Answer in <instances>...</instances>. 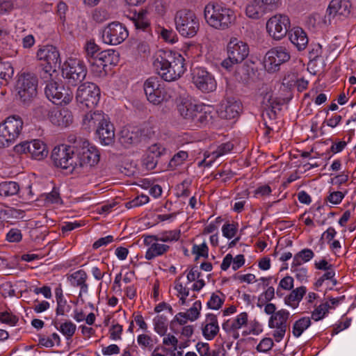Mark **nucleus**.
Returning a JSON list of instances; mask_svg holds the SVG:
<instances>
[{"label": "nucleus", "mask_w": 356, "mask_h": 356, "mask_svg": "<svg viewBox=\"0 0 356 356\" xmlns=\"http://www.w3.org/2000/svg\"><path fill=\"white\" fill-rule=\"evenodd\" d=\"M184 57L177 52L159 51L153 62L156 73L165 81H173L180 78L186 67Z\"/></svg>", "instance_id": "1"}, {"label": "nucleus", "mask_w": 356, "mask_h": 356, "mask_svg": "<svg viewBox=\"0 0 356 356\" xmlns=\"http://www.w3.org/2000/svg\"><path fill=\"white\" fill-rule=\"evenodd\" d=\"M68 141L74 144L76 149V173H86L99 161L98 149L90 144L88 140L79 136L70 135Z\"/></svg>", "instance_id": "2"}, {"label": "nucleus", "mask_w": 356, "mask_h": 356, "mask_svg": "<svg viewBox=\"0 0 356 356\" xmlns=\"http://www.w3.org/2000/svg\"><path fill=\"white\" fill-rule=\"evenodd\" d=\"M204 17L210 26L219 30L228 29L236 19V15L232 10L211 2L205 6Z\"/></svg>", "instance_id": "3"}, {"label": "nucleus", "mask_w": 356, "mask_h": 356, "mask_svg": "<svg viewBox=\"0 0 356 356\" xmlns=\"http://www.w3.org/2000/svg\"><path fill=\"white\" fill-rule=\"evenodd\" d=\"M144 91L147 100L154 105L168 102L172 97V90L158 78L152 76L144 83Z\"/></svg>", "instance_id": "4"}, {"label": "nucleus", "mask_w": 356, "mask_h": 356, "mask_svg": "<svg viewBox=\"0 0 356 356\" xmlns=\"http://www.w3.org/2000/svg\"><path fill=\"white\" fill-rule=\"evenodd\" d=\"M51 158L56 167L68 170L70 173H76V149L74 144L71 145H60L55 147L51 152Z\"/></svg>", "instance_id": "5"}, {"label": "nucleus", "mask_w": 356, "mask_h": 356, "mask_svg": "<svg viewBox=\"0 0 356 356\" xmlns=\"http://www.w3.org/2000/svg\"><path fill=\"white\" fill-rule=\"evenodd\" d=\"M175 22L177 31L186 38L195 36L200 29L199 19L191 10H178L175 16Z\"/></svg>", "instance_id": "6"}, {"label": "nucleus", "mask_w": 356, "mask_h": 356, "mask_svg": "<svg viewBox=\"0 0 356 356\" xmlns=\"http://www.w3.org/2000/svg\"><path fill=\"white\" fill-rule=\"evenodd\" d=\"M38 79L32 73H22L18 77L15 90L17 97L24 104H29L37 95Z\"/></svg>", "instance_id": "7"}, {"label": "nucleus", "mask_w": 356, "mask_h": 356, "mask_svg": "<svg viewBox=\"0 0 356 356\" xmlns=\"http://www.w3.org/2000/svg\"><path fill=\"white\" fill-rule=\"evenodd\" d=\"M87 68L83 60L68 58L62 66V76L68 85L76 86L86 78Z\"/></svg>", "instance_id": "8"}, {"label": "nucleus", "mask_w": 356, "mask_h": 356, "mask_svg": "<svg viewBox=\"0 0 356 356\" xmlns=\"http://www.w3.org/2000/svg\"><path fill=\"white\" fill-rule=\"evenodd\" d=\"M75 98L77 103L88 108H93L99 101L100 90L96 84L86 82L78 87Z\"/></svg>", "instance_id": "9"}, {"label": "nucleus", "mask_w": 356, "mask_h": 356, "mask_svg": "<svg viewBox=\"0 0 356 356\" xmlns=\"http://www.w3.org/2000/svg\"><path fill=\"white\" fill-rule=\"evenodd\" d=\"M290 58V52L286 47H275L269 50L265 56V68L269 72H276L280 65L289 61Z\"/></svg>", "instance_id": "10"}, {"label": "nucleus", "mask_w": 356, "mask_h": 356, "mask_svg": "<svg viewBox=\"0 0 356 356\" xmlns=\"http://www.w3.org/2000/svg\"><path fill=\"white\" fill-rule=\"evenodd\" d=\"M13 150L17 154H29L30 156L36 160H42L48 154V149L46 144L42 140L35 139L31 141H23L16 145Z\"/></svg>", "instance_id": "11"}, {"label": "nucleus", "mask_w": 356, "mask_h": 356, "mask_svg": "<svg viewBox=\"0 0 356 356\" xmlns=\"http://www.w3.org/2000/svg\"><path fill=\"white\" fill-rule=\"evenodd\" d=\"M289 27L290 19L285 15H275L266 22L268 33L276 40L282 39L288 33Z\"/></svg>", "instance_id": "12"}, {"label": "nucleus", "mask_w": 356, "mask_h": 356, "mask_svg": "<svg viewBox=\"0 0 356 356\" xmlns=\"http://www.w3.org/2000/svg\"><path fill=\"white\" fill-rule=\"evenodd\" d=\"M128 35V31L122 24L113 22L104 27L102 37L104 43L118 45L124 42Z\"/></svg>", "instance_id": "13"}, {"label": "nucleus", "mask_w": 356, "mask_h": 356, "mask_svg": "<svg viewBox=\"0 0 356 356\" xmlns=\"http://www.w3.org/2000/svg\"><path fill=\"white\" fill-rule=\"evenodd\" d=\"M192 82L195 87L203 92H213L216 88L214 76L203 67H195L192 74Z\"/></svg>", "instance_id": "14"}, {"label": "nucleus", "mask_w": 356, "mask_h": 356, "mask_svg": "<svg viewBox=\"0 0 356 356\" xmlns=\"http://www.w3.org/2000/svg\"><path fill=\"white\" fill-rule=\"evenodd\" d=\"M119 61V54L113 49L102 51L97 54V58L92 63V72L100 75L104 67L108 65H115Z\"/></svg>", "instance_id": "15"}, {"label": "nucleus", "mask_w": 356, "mask_h": 356, "mask_svg": "<svg viewBox=\"0 0 356 356\" xmlns=\"http://www.w3.org/2000/svg\"><path fill=\"white\" fill-rule=\"evenodd\" d=\"M37 58L47 65L48 70L51 67H57L60 64V57L58 49L53 45L41 47L37 51Z\"/></svg>", "instance_id": "16"}, {"label": "nucleus", "mask_w": 356, "mask_h": 356, "mask_svg": "<svg viewBox=\"0 0 356 356\" xmlns=\"http://www.w3.org/2000/svg\"><path fill=\"white\" fill-rule=\"evenodd\" d=\"M227 55L236 63H242L248 56L250 50L248 44L236 38H232L227 46Z\"/></svg>", "instance_id": "17"}, {"label": "nucleus", "mask_w": 356, "mask_h": 356, "mask_svg": "<svg viewBox=\"0 0 356 356\" xmlns=\"http://www.w3.org/2000/svg\"><path fill=\"white\" fill-rule=\"evenodd\" d=\"M351 3L347 0H332L326 10L328 24L331 23L332 18L335 16L347 17L350 13Z\"/></svg>", "instance_id": "18"}, {"label": "nucleus", "mask_w": 356, "mask_h": 356, "mask_svg": "<svg viewBox=\"0 0 356 356\" xmlns=\"http://www.w3.org/2000/svg\"><path fill=\"white\" fill-rule=\"evenodd\" d=\"M261 104L265 110L263 113L264 120H266V116L270 119H275L277 111L281 110V106L283 104L282 100L273 97L271 92H266L264 95Z\"/></svg>", "instance_id": "19"}, {"label": "nucleus", "mask_w": 356, "mask_h": 356, "mask_svg": "<svg viewBox=\"0 0 356 356\" xmlns=\"http://www.w3.org/2000/svg\"><path fill=\"white\" fill-rule=\"evenodd\" d=\"M107 115L101 111H90L83 115L82 127L87 131H95L102 123H106Z\"/></svg>", "instance_id": "20"}, {"label": "nucleus", "mask_w": 356, "mask_h": 356, "mask_svg": "<svg viewBox=\"0 0 356 356\" xmlns=\"http://www.w3.org/2000/svg\"><path fill=\"white\" fill-rule=\"evenodd\" d=\"M155 241L154 235H149L144 237V244L149 246L145 253V259L152 260L157 257L161 256L167 252L170 246L165 244H161Z\"/></svg>", "instance_id": "21"}, {"label": "nucleus", "mask_w": 356, "mask_h": 356, "mask_svg": "<svg viewBox=\"0 0 356 356\" xmlns=\"http://www.w3.org/2000/svg\"><path fill=\"white\" fill-rule=\"evenodd\" d=\"M0 124L5 129V131H6L9 136L11 135V138L16 141L22 133L24 122L19 116L10 115Z\"/></svg>", "instance_id": "22"}, {"label": "nucleus", "mask_w": 356, "mask_h": 356, "mask_svg": "<svg viewBox=\"0 0 356 356\" xmlns=\"http://www.w3.org/2000/svg\"><path fill=\"white\" fill-rule=\"evenodd\" d=\"M95 132L102 145H110L114 143V127L109 121L108 118L106 119V123L101 124Z\"/></svg>", "instance_id": "23"}, {"label": "nucleus", "mask_w": 356, "mask_h": 356, "mask_svg": "<svg viewBox=\"0 0 356 356\" xmlns=\"http://www.w3.org/2000/svg\"><path fill=\"white\" fill-rule=\"evenodd\" d=\"M240 110V103L232 98H229L221 103L219 113L221 118L231 120L238 115Z\"/></svg>", "instance_id": "24"}, {"label": "nucleus", "mask_w": 356, "mask_h": 356, "mask_svg": "<svg viewBox=\"0 0 356 356\" xmlns=\"http://www.w3.org/2000/svg\"><path fill=\"white\" fill-rule=\"evenodd\" d=\"M49 115L51 123L58 127H67L73 120L72 115L67 109H53Z\"/></svg>", "instance_id": "25"}, {"label": "nucleus", "mask_w": 356, "mask_h": 356, "mask_svg": "<svg viewBox=\"0 0 356 356\" xmlns=\"http://www.w3.org/2000/svg\"><path fill=\"white\" fill-rule=\"evenodd\" d=\"M289 40L298 51L304 50L309 42L305 31L300 27H295L289 33Z\"/></svg>", "instance_id": "26"}, {"label": "nucleus", "mask_w": 356, "mask_h": 356, "mask_svg": "<svg viewBox=\"0 0 356 356\" xmlns=\"http://www.w3.org/2000/svg\"><path fill=\"white\" fill-rule=\"evenodd\" d=\"M200 105L191 99H184L178 105V111L184 118L193 122Z\"/></svg>", "instance_id": "27"}, {"label": "nucleus", "mask_w": 356, "mask_h": 356, "mask_svg": "<svg viewBox=\"0 0 356 356\" xmlns=\"http://www.w3.org/2000/svg\"><path fill=\"white\" fill-rule=\"evenodd\" d=\"M88 275L84 270H79L67 277V280L71 286L74 287H80L79 296L81 297L83 293H86L88 290V286L86 284Z\"/></svg>", "instance_id": "28"}, {"label": "nucleus", "mask_w": 356, "mask_h": 356, "mask_svg": "<svg viewBox=\"0 0 356 356\" xmlns=\"http://www.w3.org/2000/svg\"><path fill=\"white\" fill-rule=\"evenodd\" d=\"M270 12L258 0H250L245 9L246 15L252 19H260L266 13Z\"/></svg>", "instance_id": "29"}, {"label": "nucleus", "mask_w": 356, "mask_h": 356, "mask_svg": "<svg viewBox=\"0 0 356 356\" xmlns=\"http://www.w3.org/2000/svg\"><path fill=\"white\" fill-rule=\"evenodd\" d=\"M65 90L63 85H59L56 82H50L45 87V95L54 104L62 97V91Z\"/></svg>", "instance_id": "30"}, {"label": "nucleus", "mask_w": 356, "mask_h": 356, "mask_svg": "<svg viewBox=\"0 0 356 356\" xmlns=\"http://www.w3.org/2000/svg\"><path fill=\"white\" fill-rule=\"evenodd\" d=\"M306 287L300 286L291 291V293L286 296L284 302L286 305L296 308L298 305L299 302L302 299L303 296L306 293Z\"/></svg>", "instance_id": "31"}, {"label": "nucleus", "mask_w": 356, "mask_h": 356, "mask_svg": "<svg viewBox=\"0 0 356 356\" xmlns=\"http://www.w3.org/2000/svg\"><path fill=\"white\" fill-rule=\"evenodd\" d=\"M119 140L122 145L127 147L138 141V133L131 130L130 127H124L120 131Z\"/></svg>", "instance_id": "32"}, {"label": "nucleus", "mask_w": 356, "mask_h": 356, "mask_svg": "<svg viewBox=\"0 0 356 356\" xmlns=\"http://www.w3.org/2000/svg\"><path fill=\"white\" fill-rule=\"evenodd\" d=\"M314 257V252L309 248H305L296 253L293 259L291 268L299 267L302 264L309 261Z\"/></svg>", "instance_id": "33"}, {"label": "nucleus", "mask_w": 356, "mask_h": 356, "mask_svg": "<svg viewBox=\"0 0 356 356\" xmlns=\"http://www.w3.org/2000/svg\"><path fill=\"white\" fill-rule=\"evenodd\" d=\"M21 193L18 183L15 181H3L0 183V195L10 197Z\"/></svg>", "instance_id": "34"}, {"label": "nucleus", "mask_w": 356, "mask_h": 356, "mask_svg": "<svg viewBox=\"0 0 356 356\" xmlns=\"http://www.w3.org/2000/svg\"><path fill=\"white\" fill-rule=\"evenodd\" d=\"M307 25L309 29H316L322 27V25L328 26V18L327 15L323 19L321 15L318 13H314L307 17L306 21Z\"/></svg>", "instance_id": "35"}, {"label": "nucleus", "mask_w": 356, "mask_h": 356, "mask_svg": "<svg viewBox=\"0 0 356 356\" xmlns=\"http://www.w3.org/2000/svg\"><path fill=\"white\" fill-rule=\"evenodd\" d=\"M252 70V68L249 65L244 63L236 68L234 72V76L237 81L246 83L249 80Z\"/></svg>", "instance_id": "36"}, {"label": "nucleus", "mask_w": 356, "mask_h": 356, "mask_svg": "<svg viewBox=\"0 0 356 356\" xmlns=\"http://www.w3.org/2000/svg\"><path fill=\"white\" fill-rule=\"evenodd\" d=\"M207 108H209V107L204 104L200 105L195 119L193 120L195 124H198V125L205 124L211 120V112L207 111Z\"/></svg>", "instance_id": "37"}, {"label": "nucleus", "mask_w": 356, "mask_h": 356, "mask_svg": "<svg viewBox=\"0 0 356 356\" xmlns=\"http://www.w3.org/2000/svg\"><path fill=\"white\" fill-rule=\"evenodd\" d=\"M332 307L333 306H330L328 302H321L312 312V318L315 321L323 319Z\"/></svg>", "instance_id": "38"}, {"label": "nucleus", "mask_w": 356, "mask_h": 356, "mask_svg": "<svg viewBox=\"0 0 356 356\" xmlns=\"http://www.w3.org/2000/svg\"><path fill=\"white\" fill-rule=\"evenodd\" d=\"M311 325L309 317H302L296 321L293 325V334L296 337H299L302 332Z\"/></svg>", "instance_id": "39"}, {"label": "nucleus", "mask_w": 356, "mask_h": 356, "mask_svg": "<svg viewBox=\"0 0 356 356\" xmlns=\"http://www.w3.org/2000/svg\"><path fill=\"white\" fill-rule=\"evenodd\" d=\"M155 238V241H161V242H171V241H177L179 240L180 237V231L179 230H169L165 231L160 233L158 235H154Z\"/></svg>", "instance_id": "40"}, {"label": "nucleus", "mask_w": 356, "mask_h": 356, "mask_svg": "<svg viewBox=\"0 0 356 356\" xmlns=\"http://www.w3.org/2000/svg\"><path fill=\"white\" fill-rule=\"evenodd\" d=\"M54 324L56 329L59 330L66 337L67 339H70L74 334L76 330V325L71 321H66L60 325L59 327H58V325L56 322Z\"/></svg>", "instance_id": "41"}, {"label": "nucleus", "mask_w": 356, "mask_h": 356, "mask_svg": "<svg viewBox=\"0 0 356 356\" xmlns=\"http://www.w3.org/2000/svg\"><path fill=\"white\" fill-rule=\"evenodd\" d=\"M268 326L270 328L275 329L273 336L275 338V340L277 342L281 341V340L284 338L286 328H287V324L281 325L280 323H273V320H269L268 321Z\"/></svg>", "instance_id": "42"}, {"label": "nucleus", "mask_w": 356, "mask_h": 356, "mask_svg": "<svg viewBox=\"0 0 356 356\" xmlns=\"http://www.w3.org/2000/svg\"><path fill=\"white\" fill-rule=\"evenodd\" d=\"M188 157V154L187 152L185 151H179L176 153L172 158L170 160L168 163V168L173 170L176 169L178 166H180L184 163V162Z\"/></svg>", "instance_id": "43"}, {"label": "nucleus", "mask_w": 356, "mask_h": 356, "mask_svg": "<svg viewBox=\"0 0 356 356\" xmlns=\"http://www.w3.org/2000/svg\"><path fill=\"white\" fill-rule=\"evenodd\" d=\"M202 308V304L200 300L194 302L192 307H191L186 312H179L178 315L179 316H186L188 320L193 321L198 318L200 315V311Z\"/></svg>", "instance_id": "44"}, {"label": "nucleus", "mask_w": 356, "mask_h": 356, "mask_svg": "<svg viewBox=\"0 0 356 356\" xmlns=\"http://www.w3.org/2000/svg\"><path fill=\"white\" fill-rule=\"evenodd\" d=\"M85 50L88 62L92 66V63L95 61V58H97V54H99L98 51L99 50V48L98 45H97L94 42L89 41L86 44Z\"/></svg>", "instance_id": "45"}, {"label": "nucleus", "mask_w": 356, "mask_h": 356, "mask_svg": "<svg viewBox=\"0 0 356 356\" xmlns=\"http://www.w3.org/2000/svg\"><path fill=\"white\" fill-rule=\"evenodd\" d=\"M154 330L161 336L167 331V318L163 315L156 316L154 320Z\"/></svg>", "instance_id": "46"}, {"label": "nucleus", "mask_w": 356, "mask_h": 356, "mask_svg": "<svg viewBox=\"0 0 356 356\" xmlns=\"http://www.w3.org/2000/svg\"><path fill=\"white\" fill-rule=\"evenodd\" d=\"M219 332L218 325L206 323L202 327V334L208 340L213 339Z\"/></svg>", "instance_id": "47"}, {"label": "nucleus", "mask_w": 356, "mask_h": 356, "mask_svg": "<svg viewBox=\"0 0 356 356\" xmlns=\"http://www.w3.org/2000/svg\"><path fill=\"white\" fill-rule=\"evenodd\" d=\"M248 316L246 312H242L236 316L235 320L231 323V328L233 332L237 331L247 324Z\"/></svg>", "instance_id": "48"}, {"label": "nucleus", "mask_w": 356, "mask_h": 356, "mask_svg": "<svg viewBox=\"0 0 356 356\" xmlns=\"http://www.w3.org/2000/svg\"><path fill=\"white\" fill-rule=\"evenodd\" d=\"M289 312L285 309H281L277 311L275 314L272 315L269 320H273V323H280L283 325L287 324V320L289 317Z\"/></svg>", "instance_id": "49"}, {"label": "nucleus", "mask_w": 356, "mask_h": 356, "mask_svg": "<svg viewBox=\"0 0 356 356\" xmlns=\"http://www.w3.org/2000/svg\"><path fill=\"white\" fill-rule=\"evenodd\" d=\"M208 251L209 249L205 243H203L200 245H193L192 248V253L196 254L195 259V261H197L200 257L207 258L209 256Z\"/></svg>", "instance_id": "50"}, {"label": "nucleus", "mask_w": 356, "mask_h": 356, "mask_svg": "<svg viewBox=\"0 0 356 356\" xmlns=\"http://www.w3.org/2000/svg\"><path fill=\"white\" fill-rule=\"evenodd\" d=\"M323 54L322 46L317 44H311L309 51V58L310 61H314L321 57Z\"/></svg>", "instance_id": "51"}, {"label": "nucleus", "mask_w": 356, "mask_h": 356, "mask_svg": "<svg viewBox=\"0 0 356 356\" xmlns=\"http://www.w3.org/2000/svg\"><path fill=\"white\" fill-rule=\"evenodd\" d=\"M166 149L161 144L155 143L149 147L147 154L159 159L160 156L165 154Z\"/></svg>", "instance_id": "52"}, {"label": "nucleus", "mask_w": 356, "mask_h": 356, "mask_svg": "<svg viewBox=\"0 0 356 356\" xmlns=\"http://www.w3.org/2000/svg\"><path fill=\"white\" fill-rule=\"evenodd\" d=\"M0 322L14 326L18 322V318L8 312H0Z\"/></svg>", "instance_id": "53"}, {"label": "nucleus", "mask_w": 356, "mask_h": 356, "mask_svg": "<svg viewBox=\"0 0 356 356\" xmlns=\"http://www.w3.org/2000/svg\"><path fill=\"white\" fill-rule=\"evenodd\" d=\"M222 235L227 238H233L237 232V227L234 224L225 223L222 227Z\"/></svg>", "instance_id": "54"}, {"label": "nucleus", "mask_w": 356, "mask_h": 356, "mask_svg": "<svg viewBox=\"0 0 356 356\" xmlns=\"http://www.w3.org/2000/svg\"><path fill=\"white\" fill-rule=\"evenodd\" d=\"M223 302V299H221L218 295L213 293L207 305L209 309H218L222 307Z\"/></svg>", "instance_id": "55"}, {"label": "nucleus", "mask_w": 356, "mask_h": 356, "mask_svg": "<svg viewBox=\"0 0 356 356\" xmlns=\"http://www.w3.org/2000/svg\"><path fill=\"white\" fill-rule=\"evenodd\" d=\"M232 149L233 145L231 143H222L213 152V155L217 158L229 152Z\"/></svg>", "instance_id": "56"}, {"label": "nucleus", "mask_w": 356, "mask_h": 356, "mask_svg": "<svg viewBox=\"0 0 356 356\" xmlns=\"http://www.w3.org/2000/svg\"><path fill=\"white\" fill-rule=\"evenodd\" d=\"M22 235L21 230L18 229H11L6 234V239L11 243H17L22 240Z\"/></svg>", "instance_id": "57"}, {"label": "nucleus", "mask_w": 356, "mask_h": 356, "mask_svg": "<svg viewBox=\"0 0 356 356\" xmlns=\"http://www.w3.org/2000/svg\"><path fill=\"white\" fill-rule=\"evenodd\" d=\"M68 9V7L63 1H60L57 5V15L59 17L60 23L64 26L66 20L65 14Z\"/></svg>", "instance_id": "58"}, {"label": "nucleus", "mask_w": 356, "mask_h": 356, "mask_svg": "<svg viewBox=\"0 0 356 356\" xmlns=\"http://www.w3.org/2000/svg\"><path fill=\"white\" fill-rule=\"evenodd\" d=\"M273 344L270 338H264L257 345V350L259 352H266L273 348Z\"/></svg>", "instance_id": "59"}, {"label": "nucleus", "mask_w": 356, "mask_h": 356, "mask_svg": "<svg viewBox=\"0 0 356 356\" xmlns=\"http://www.w3.org/2000/svg\"><path fill=\"white\" fill-rule=\"evenodd\" d=\"M46 201L51 204L62 203V200L60 197L58 191L54 188L51 192L47 195Z\"/></svg>", "instance_id": "60"}, {"label": "nucleus", "mask_w": 356, "mask_h": 356, "mask_svg": "<svg viewBox=\"0 0 356 356\" xmlns=\"http://www.w3.org/2000/svg\"><path fill=\"white\" fill-rule=\"evenodd\" d=\"M270 12L277 10L281 4L280 0H258Z\"/></svg>", "instance_id": "61"}, {"label": "nucleus", "mask_w": 356, "mask_h": 356, "mask_svg": "<svg viewBox=\"0 0 356 356\" xmlns=\"http://www.w3.org/2000/svg\"><path fill=\"white\" fill-rule=\"evenodd\" d=\"M134 24L137 29L145 30L148 26L149 22L145 18L144 13H139L137 18L134 19Z\"/></svg>", "instance_id": "62"}, {"label": "nucleus", "mask_w": 356, "mask_h": 356, "mask_svg": "<svg viewBox=\"0 0 356 356\" xmlns=\"http://www.w3.org/2000/svg\"><path fill=\"white\" fill-rule=\"evenodd\" d=\"M143 163L146 169L152 170L156 168L158 163V159L154 158L152 155L147 154V156L143 159Z\"/></svg>", "instance_id": "63"}, {"label": "nucleus", "mask_w": 356, "mask_h": 356, "mask_svg": "<svg viewBox=\"0 0 356 356\" xmlns=\"http://www.w3.org/2000/svg\"><path fill=\"white\" fill-rule=\"evenodd\" d=\"M57 307L56 313L57 316L64 315L65 312H68L70 307L67 305V300L64 299L57 300Z\"/></svg>", "instance_id": "64"}]
</instances>
